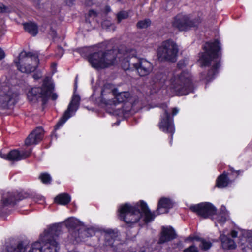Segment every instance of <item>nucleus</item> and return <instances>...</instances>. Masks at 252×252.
I'll return each mask as SVG.
<instances>
[{
	"label": "nucleus",
	"mask_w": 252,
	"mask_h": 252,
	"mask_svg": "<svg viewBox=\"0 0 252 252\" xmlns=\"http://www.w3.org/2000/svg\"><path fill=\"white\" fill-rule=\"evenodd\" d=\"M119 212L120 219L127 224L137 222L142 216L146 222H150L155 218L154 214L150 211L147 204L142 200L133 205L129 203L121 205Z\"/></svg>",
	"instance_id": "nucleus-1"
},
{
	"label": "nucleus",
	"mask_w": 252,
	"mask_h": 252,
	"mask_svg": "<svg viewBox=\"0 0 252 252\" xmlns=\"http://www.w3.org/2000/svg\"><path fill=\"white\" fill-rule=\"evenodd\" d=\"M204 53L200 56V61L202 66H212L207 74L201 73L202 79L211 81L218 73L220 64L219 51L220 46L218 40L213 42H206L203 46Z\"/></svg>",
	"instance_id": "nucleus-2"
},
{
	"label": "nucleus",
	"mask_w": 252,
	"mask_h": 252,
	"mask_svg": "<svg viewBox=\"0 0 252 252\" xmlns=\"http://www.w3.org/2000/svg\"><path fill=\"white\" fill-rule=\"evenodd\" d=\"M61 231V228L59 225L51 226L41 235L40 242H36L32 244L29 252H57L59 246L57 238Z\"/></svg>",
	"instance_id": "nucleus-3"
},
{
	"label": "nucleus",
	"mask_w": 252,
	"mask_h": 252,
	"mask_svg": "<svg viewBox=\"0 0 252 252\" xmlns=\"http://www.w3.org/2000/svg\"><path fill=\"white\" fill-rule=\"evenodd\" d=\"M170 81L172 88L178 95H186L192 90V76L188 71L174 75Z\"/></svg>",
	"instance_id": "nucleus-4"
},
{
	"label": "nucleus",
	"mask_w": 252,
	"mask_h": 252,
	"mask_svg": "<svg viewBox=\"0 0 252 252\" xmlns=\"http://www.w3.org/2000/svg\"><path fill=\"white\" fill-rule=\"evenodd\" d=\"M17 69L22 73H30L33 72L39 63L38 55L32 52H21L18 61H14Z\"/></svg>",
	"instance_id": "nucleus-5"
},
{
	"label": "nucleus",
	"mask_w": 252,
	"mask_h": 252,
	"mask_svg": "<svg viewBox=\"0 0 252 252\" xmlns=\"http://www.w3.org/2000/svg\"><path fill=\"white\" fill-rule=\"evenodd\" d=\"M54 86L51 83L50 78L46 77L44 78L43 84L41 87H35L32 88L27 94L29 101H41L45 104L50 95Z\"/></svg>",
	"instance_id": "nucleus-6"
},
{
	"label": "nucleus",
	"mask_w": 252,
	"mask_h": 252,
	"mask_svg": "<svg viewBox=\"0 0 252 252\" xmlns=\"http://www.w3.org/2000/svg\"><path fill=\"white\" fill-rule=\"evenodd\" d=\"M108 85L104 86L101 90L102 100L107 105L112 106V108L117 107L121 103L126 101L129 97L130 94L127 92H121L117 94V90H112Z\"/></svg>",
	"instance_id": "nucleus-7"
},
{
	"label": "nucleus",
	"mask_w": 252,
	"mask_h": 252,
	"mask_svg": "<svg viewBox=\"0 0 252 252\" xmlns=\"http://www.w3.org/2000/svg\"><path fill=\"white\" fill-rule=\"evenodd\" d=\"M0 106L3 108H9L13 106L17 101L18 95L13 86L8 82H0Z\"/></svg>",
	"instance_id": "nucleus-8"
},
{
	"label": "nucleus",
	"mask_w": 252,
	"mask_h": 252,
	"mask_svg": "<svg viewBox=\"0 0 252 252\" xmlns=\"http://www.w3.org/2000/svg\"><path fill=\"white\" fill-rule=\"evenodd\" d=\"M179 49L176 43L172 40L163 41L158 47L157 56L159 60L174 62L177 60Z\"/></svg>",
	"instance_id": "nucleus-9"
},
{
	"label": "nucleus",
	"mask_w": 252,
	"mask_h": 252,
	"mask_svg": "<svg viewBox=\"0 0 252 252\" xmlns=\"http://www.w3.org/2000/svg\"><path fill=\"white\" fill-rule=\"evenodd\" d=\"M200 22V19H190L188 15L178 14L174 18L172 25L173 27L180 31H185L197 26Z\"/></svg>",
	"instance_id": "nucleus-10"
},
{
	"label": "nucleus",
	"mask_w": 252,
	"mask_h": 252,
	"mask_svg": "<svg viewBox=\"0 0 252 252\" xmlns=\"http://www.w3.org/2000/svg\"><path fill=\"white\" fill-rule=\"evenodd\" d=\"M80 98L78 94H74L69 103L68 108L64 112L63 116L55 126V129L57 130L63 126L71 117L70 112H75L79 108Z\"/></svg>",
	"instance_id": "nucleus-11"
},
{
	"label": "nucleus",
	"mask_w": 252,
	"mask_h": 252,
	"mask_svg": "<svg viewBox=\"0 0 252 252\" xmlns=\"http://www.w3.org/2000/svg\"><path fill=\"white\" fill-rule=\"evenodd\" d=\"M190 209L198 215L204 218H207L215 215L216 208L211 203L204 202L190 206Z\"/></svg>",
	"instance_id": "nucleus-12"
},
{
	"label": "nucleus",
	"mask_w": 252,
	"mask_h": 252,
	"mask_svg": "<svg viewBox=\"0 0 252 252\" xmlns=\"http://www.w3.org/2000/svg\"><path fill=\"white\" fill-rule=\"evenodd\" d=\"M131 62H132V67L140 76H145L153 70L152 64L145 59L134 58Z\"/></svg>",
	"instance_id": "nucleus-13"
},
{
	"label": "nucleus",
	"mask_w": 252,
	"mask_h": 252,
	"mask_svg": "<svg viewBox=\"0 0 252 252\" xmlns=\"http://www.w3.org/2000/svg\"><path fill=\"white\" fill-rule=\"evenodd\" d=\"M73 237L77 241H83L85 238L91 237L95 234L93 228H87L83 225H77L70 230Z\"/></svg>",
	"instance_id": "nucleus-14"
},
{
	"label": "nucleus",
	"mask_w": 252,
	"mask_h": 252,
	"mask_svg": "<svg viewBox=\"0 0 252 252\" xmlns=\"http://www.w3.org/2000/svg\"><path fill=\"white\" fill-rule=\"evenodd\" d=\"M26 192H7L2 196L0 209L10 205H14L16 202L28 197Z\"/></svg>",
	"instance_id": "nucleus-15"
},
{
	"label": "nucleus",
	"mask_w": 252,
	"mask_h": 252,
	"mask_svg": "<svg viewBox=\"0 0 252 252\" xmlns=\"http://www.w3.org/2000/svg\"><path fill=\"white\" fill-rule=\"evenodd\" d=\"M159 129L164 132L171 133V141L173 138V134L175 131L173 119L170 118V114L165 110L164 116L162 117L161 121L159 123Z\"/></svg>",
	"instance_id": "nucleus-16"
},
{
	"label": "nucleus",
	"mask_w": 252,
	"mask_h": 252,
	"mask_svg": "<svg viewBox=\"0 0 252 252\" xmlns=\"http://www.w3.org/2000/svg\"><path fill=\"white\" fill-rule=\"evenodd\" d=\"M103 55V52L100 51L91 54L89 56L88 61L93 68L96 69L106 68V65L108 64V63L104 61Z\"/></svg>",
	"instance_id": "nucleus-17"
},
{
	"label": "nucleus",
	"mask_w": 252,
	"mask_h": 252,
	"mask_svg": "<svg viewBox=\"0 0 252 252\" xmlns=\"http://www.w3.org/2000/svg\"><path fill=\"white\" fill-rule=\"evenodd\" d=\"M31 154V152L27 151H22L20 152L17 150H13L10 151L8 154H1L0 157L4 159L11 161H18L28 157Z\"/></svg>",
	"instance_id": "nucleus-18"
},
{
	"label": "nucleus",
	"mask_w": 252,
	"mask_h": 252,
	"mask_svg": "<svg viewBox=\"0 0 252 252\" xmlns=\"http://www.w3.org/2000/svg\"><path fill=\"white\" fill-rule=\"evenodd\" d=\"M173 206V203L172 200L166 197L161 198L158 203L157 209L155 212H152L155 217L156 215L166 213L168 212V210Z\"/></svg>",
	"instance_id": "nucleus-19"
},
{
	"label": "nucleus",
	"mask_w": 252,
	"mask_h": 252,
	"mask_svg": "<svg viewBox=\"0 0 252 252\" xmlns=\"http://www.w3.org/2000/svg\"><path fill=\"white\" fill-rule=\"evenodd\" d=\"M176 237L175 232L172 227L163 226L158 243L159 244H164L175 239Z\"/></svg>",
	"instance_id": "nucleus-20"
},
{
	"label": "nucleus",
	"mask_w": 252,
	"mask_h": 252,
	"mask_svg": "<svg viewBox=\"0 0 252 252\" xmlns=\"http://www.w3.org/2000/svg\"><path fill=\"white\" fill-rule=\"evenodd\" d=\"M103 58H104V61L110 63L106 65V67H108L117 63V58L121 60V53L117 50H107L103 52Z\"/></svg>",
	"instance_id": "nucleus-21"
},
{
	"label": "nucleus",
	"mask_w": 252,
	"mask_h": 252,
	"mask_svg": "<svg viewBox=\"0 0 252 252\" xmlns=\"http://www.w3.org/2000/svg\"><path fill=\"white\" fill-rule=\"evenodd\" d=\"M44 130L41 127H38L35 130L29 134L25 140V144L30 146L36 144L43 138Z\"/></svg>",
	"instance_id": "nucleus-22"
},
{
	"label": "nucleus",
	"mask_w": 252,
	"mask_h": 252,
	"mask_svg": "<svg viewBox=\"0 0 252 252\" xmlns=\"http://www.w3.org/2000/svg\"><path fill=\"white\" fill-rule=\"evenodd\" d=\"M105 245L113 247L118 237L117 232L112 230H107L105 233Z\"/></svg>",
	"instance_id": "nucleus-23"
},
{
	"label": "nucleus",
	"mask_w": 252,
	"mask_h": 252,
	"mask_svg": "<svg viewBox=\"0 0 252 252\" xmlns=\"http://www.w3.org/2000/svg\"><path fill=\"white\" fill-rule=\"evenodd\" d=\"M220 238L221 241L222 247L224 249L233 250L236 247L234 241L227 236L221 234L220 235Z\"/></svg>",
	"instance_id": "nucleus-24"
},
{
	"label": "nucleus",
	"mask_w": 252,
	"mask_h": 252,
	"mask_svg": "<svg viewBox=\"0 0 252 252\" xmlns=\"http://www.w3.org/2000/svg\"><path fill=\"white\" fill-rule=\"evenodd\" d=\"M123 56L124 57L121 58H123L122 59V67L125 70L130 69L131 68H132V62H131V61L134 57H132L130 59V60H129V55L127 51L125 53L123 54ZM121 57H122V55Z\"/></svg>",
	"instance_id": "nucleus-25"
},
{
	"label": "nucleus",
	"mask_w": 252,
	"mask_h": 252,
	"mask_svg": "<svg viewBox=\"0 0 252 252\" xmlns=\"http://www.w3.org/2000/svg\"><path fill=\"white\" fill-rule=\"evenodd\" d=\"M229 183L230 180L228 177L227 174L224 172L217 178L216 185L219 188H224L227 186Z\"/></svg>",
	"instance_id": "nucleus-26"
},
{
	"label": "nucleus",
	"mask_w": 252,
	"mask_h": 252,
	"mask_svg": "<svg viewBox=\"0 0 252 252\" xmlns=\"http://www.w3.org/2000/svg\"><path fill=\"white\" fill-rule=\"evenodd\" d=\"M70 196L67 193H61L56 197L55 202L61 205H66L70 201Z\"/></svg>",
	"instance_id": "nucleus-27"
},
{
	"label": "nucleus",
	"mask_w": 252,
	"mask_h": 252,
	"mask_svg": "<svg viewBox=\"0 0 252 252\" xmlns=\"http://www.w3.org/2000/svg\"><path fill=\"white\" fill-rule=\"evenodd\" d=\"M24 27L26 32L33 36H35L38 33V28L36 24L32 22L24 24Z\"/></svg>",
	"instance_id": "nucleus-28"
},
{
	"label": "nucleus",
	"mask_w": 252,
	"mask_h": 252,
	"mask_svg": "<svg viewBox=\"0 0 252 252\" xmlns=\"http://www.w3.org/2000/svg\"><path fill=\"white\" fill-rule=\"evenodd\" d=\"M112 109L113 113L116 115H125L128 114L130 111L131 106L130 105L127 106V104H125L124 105H122L120 107L113 108Z\"/></svg>",
	"instance_id": "nucleus-29"
},
{
	"label": "nucleus",
	"mask_w": 252,
	"mask_h": 252,
	"mask_svg": "<svg viewBox=\"0 0 252 252\" xmlns=\"http://www.w3.org/2000/svg\"><path fill=\"white\" fill-rule=\"evenodd\" d=\"M192 240L200 242L199 247L202 250L204 251L209 249L212 245L211 242L207 241L203 238L195 237L193 238Z\"/></svg>",
	"instance_id": "nucleus-30"
},
{
	"label": "nucleus",
	"mask_w": 252,
	"mask_h": 252,
	"mask_svg": "<svg viewBox=\"0 0 252 252\" xmlns=\"http://www.w3.org/2000/svg\"><path fill=\"white\" fill-rule=\"evenodd\" d=\"M26 248L23 242L19 243L16 247L8 246L7 248V252H25Z\"/></svg>",
	"instance_id": "nucleus-31"
},
{
	"label": "nucleus",
	"mask_w": 252,
	"mask_h": 252,
	"mask_svg": "<svg viewBox=\"0 0 252 252\" xmlns=\"http://www.w3.org/2000/svg\"><path fill=\"white\" fill-rule=\"evenodd\" d=\"M225 210V208H222L220 213L217 215L216 220L218 222L221 224H223L226 221L228 217V214Z\"/></svg>",
	"instance_id": "nucleus-32"
},
{
	"label": "nucleus",
	"mask_w": 252,
	"mask_h": 252,
	"mask_svg": "<svg viewBox=\"0 0 252 252\" xmlns=\"http://www.w3.org/2000/svg\"><path fill=\"white\" fill-rule=\"evenodd\" d=\"M240 244L242 245H246L252 249V237L249 236L247 233L243 234V237L240 239Z\"/></svg>",
	"instance_id": "nucleus-33"
},
{
	"label": "nucleus",
	"mask_w": 252,
	"mask_h": 252,
	"mask_svg": "<svg viewBox=\"0 0 252 252\" xmlns=\"http://www.w3.org/2000/svg\"><path fill=\"white\" fill-rule=\"evenodd\" d=\"M151 21L149 19H146L139 21L137 24L138 28L140 29L146 28L151 25Z\"/></svg>",
	"instance_id": "nucleus-34"
},
{
	"label": "nucleus",
	"mask_w": 252,
	"mask_h": 252,
	"mask_svg": "<svg viewBox=\"0 0 252 252\" xmlns=\"http://www.w3.org/2000/svg\"><path fill=\"white\" fill-rule=\"evenodd\" d=\"M14 11V8L11 6H5L2 3H0V13H9Z\"/></svg>",
	"instance_id": "nucleus-35"
},
{
	"label": "nucleus",
	"mask_w": 252,
	"mask_h": 252,
	"mask_svg": "<svg viewBox=\"0 0 252 252\" xmlns=\"http://www.w3.org/2000/svg\"><path fill=\"white\" fill-rule=\"evenodd\" d=\"M39 178L44 184H49L51 181V177L46 173L41 174Z\"/></svg>",
	"instance_id": "nucleus-36"
},
{
	"label": "nucleus",
	"mask_w": 252,
	"mask_h": 252,
	"mask_svg": "<svg viewBox=\"0 0 252 252\" xmlns=\"http://www.w3.org/2000/svg\"><path fill=\"white\" fill-rule=\"evenodd\" d=\"M128 16V13L126 11H121L117 15V20L120 23L122 20L126 19Z\"/></svg>",
	"instance_id": "nucleus-37"
},
{
	"label": "nucleus",
	"mask_w": 252,
	"mask_h": 252,
	"mask_svg": "<svg viewBox=\"0 0 252 252\" xmlns=\"http://www.w3.org/2000/svg\"><path fill=\"white\" fill-rule=\"evenodd\" d=\"M33 200L39 204H43L45 201V199L42 196L36 194L33 196Z\"/></svg>",
	"instance_id": "nucleus-38"
},
{
	"label": "nucleus",
	"mask_w": 252,
	"mask_h": 252,
	"mask_svg": "<svg viewBox=\"0 0 252 252\" xmlns=\"http://www.w3.org/2000/svg\"><path fill=\"white\" fill-rule=\"evenodd\" d=\"M183 252H199L198 248L194 245H192L189 247L185 249Z\"/></svg>",
	"instance_id": "nucleus-39"
},
{
	"label": "nucleus",
	"mask_w": 252,
	"mask_h": 252,
	"mask_svg": "<svg viewBox=\"0 0 252 252\" xmlns=\"http://www.w3.org/2000/svg\"><path fill=\"white\" fill-rule=\"evenodd\" d=\"M64 54V50L61 46H58L56 50V56L57 57H61Z\"/></svg>",
	"instance_id": "nucleus-40"
},
{
	"label": "nucleus",
	"mask_w": 252,
	"mask_h": 252,
	"mask_svg": "<svg viewBox=\"0 0 252 252\" xmlns=\"http://www.w3.org/2000/svg\"><path fill=\"white\" fill-rule=\"evenodd\" d=\"M88 14L90 17H96L97 15V13L94 10H90Z\"/></svg>",
	"instance_id": "nucleus-41"
},
{
	"label": "nucleus",
	"mask_w": 252,
	"mask_h": 252,
	"mask_svg": "<svg viewBox=\"0 0 252 252\" xmlns=\"http://www.w3.org/2000/svg\"><path fill=\"white\" fill-rule=\"evenodd\" d=\"M5 57V54L4 51L0 48V60H2Z\"/></svg>",
	"instance_id": "nucleus-42"
},
{
	"label": "nucleus",
	"mask_w": 252,
	"mask_h": 252,
	"mask_svg": "<svg viewBox=\"0 0 252 252\" xmlns=\"http://www.w3.org/2000/svg\"><path fill=\"white\" fill-rule=\"evenodd\" d=\"M179 109L178 108L175 107L172 109V115L173 116L176 115L179 112Z\"/></svg>",
	"instance_id": "nucleus-43"
},
{
	"label": "nucleus",
	"mask_w": 252,
	"mask_h": 252,
	"mask_svg": "<svg viewBox=\"0 0 252 252\" xmlns=\"http://www.w3.org/2000/svg\"><path fill=\"white\" fill-rule=\"evenodd\" d=\"M186 65L184 61H180L178 63V66L179 68H181L184 67Z\"/></svg>",
	"instance_id": "nucleus-44"
},
{
	"label": "nucleus",
	"mask_w": 252,
	"mask_h": 252,
	"mask_svg": "<svg viewBox=\"0 0 252 252\" xmlns=\"http://www.w3.org/2000/svg\"><path fill=\"white\" fill-rule=\"evenodd\" d=\"M34 79L37 80L41 77V74L40 73H36L33 75Z\"/></svg>",
	"instance_id": "nucleus-45"
},
{
	"label": "nucleus",
	"mask_w": 252,
	"mask_h": 252,
	"mask_svg": "<svg viewBox=\"0 0 252 252\" xmlns=\"http://www.w3.org/2000/svg\"><path fill=\"white\" fill-rule=\"evenodd\" d=\"M231 236L233 238L237 237V232L235 231V230L232 231V232L231 233Z\"/></svg>",
	"instance_id": "nucleus-46"
},
{
	"label": "nucleus",
	"mask_w": 252,
	"mask_h": 252,
	"mask_svg": "<svg viewBox=\"0 0 252 252\" xmlns=\"http://www.w3.org/2000/svg\"><path fill=\"white\" fill-rule=\"evenodd\" d=\"M74 0H67L66 1V3L68 6H71L73 4Z\"/></svg>",
	"instance_id": "nucleus-47"
},
{
	"label": "nucleus",
	"mask_w": 252,
	"mask_h": 252,
	"mask_svg": "<svg viewBox=\"0 0 252 252\" xmlns=\"http://www.w3.org/2000/svg\"><path fill=\"white\" fill-rule=\"evenodd\" d=\"M51 97L53 100H55L57 98L58 95L54 93L52 94Z\"/></svg>",
	"instance_id": "nucleus-48"
},
{
	"label": "nucleus",
	"mask_w": 252,
	"mask_h": 252,
	"mask_svg": "<svg viewBox=\"0 0 252 252\" xmlns=\"http://www.w3.org/2000/svg\"><path fill=\"white\" fill-rule=\"evenodd\" d=\"M130 52L131 53V55L134 56L135 55V51L133 50H130Z\"/></svg>",
	"instance_id": "nucleus-49"
}]
</instances>
